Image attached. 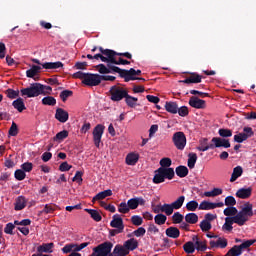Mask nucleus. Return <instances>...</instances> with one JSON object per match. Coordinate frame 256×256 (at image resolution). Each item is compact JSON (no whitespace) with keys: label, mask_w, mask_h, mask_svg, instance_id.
Listing matches in <instances>:
<instances>
[{"label":"nucleus","mask_w":256,"mask_h":256,"mask_svg":"<svg viewBox=\"0 0 256 256\" xmlns=\"http://www.w3.org/2000/svg\"><path fill=\"white\" fill-rule=\"evenodd\" d=\"M253 215H255L253 212V204H251V202H246L236 216L225 218V223L222 226V230L231 233V231H233L234 223L239 227H243V225H245V223H247V221H249Z\"/></svg>","instance_id":"nucleus-1"},{"label":"nucleus","mask_w":256,"mask_h":256,"mask_svg":"<svg viewBox=\"0 0 256 256\" xmlns=\"http://www.w3.org/2000/svg\"><path fill=\"white\" fill-rule=\"evenodd\" d=\"M107 67L111 73H118L122 79H125V69H121L117 66L111 65V63L107 64Z\"/></svg>","instance_id":"nucleus-34"},{"label":"nucleus","mask_w":256,"mask_h":256,"mask_svg":"<svg viewBox=\"0 0 256 256\" xmlns=\"http://www.w3.org/2000/svg\"><path fill=\"white\" fill-rule=\"evenodd\" d=\"M242 135H245L246 140H247V139L253 137V135H255V132H253V128H251V127H244Z\"/></svg>","instance_id":"nucleus-62"},{"label":"nucleus","mask_w":256,"mask_h":256,"mask_svg":"<svg viewBox=\"0 0 256 256\" xmlns=\"http://www.w3.org/2000/svg\"><path fill=\"white\" fill-rule=\"evenodd\" d=\"M53 247H55V244L53 242L43 243L42 245L37 247V252L38 253H53Z\"/></svg>","instance_id":"nucleus-22"},{"label":"nucleus","mask_w":256,"mask_h":256,"mask_svg":"<svg viewBox=\"0 0 256 256\" xmlns=\"http://www.w3.org/2000/svg\"><path fill=\"white\" fill-rule=\"evenodd\" d=\"M195 163H197V154L189 153L188 154V167H189V169H195Z\"/></svg>","instance_id":"nucleus-46"},{"label":"nucleus","mask_w":256,"mask_h":256,"mask_svg":"<svg viewBox=\"0 0 256 256\" xmlns=\"http://www.w3.org/2000/svg\"><path fill=\"white\" fill-rule=\"evenodd\" d=\"M177 113L180 117H187L189 115V108L187 106L178 107Z\"/></svg>","instance_id":"nucleus-64"},{"label":"nucleus","mask_w":256,"mask_h":256,"mask_svg":"<svg viewBox=\"0 0 256 256\" xmlns=\"http://www.w3.org/2000/svg\"><path fill=\"white\" fill-rule=\"evenodd\" d=\"M103 133H105V126H103L102 124H98L96 125V127H94L92 135H93L94 145L97 148H99L101 145V139L103 137Z\"/></svg>","instance_id":"nucleus-6"},{"label":"nucleus","mask_w":256,"mask_h":256,"mask_svg":"<svg viewBox=\"0 0 256 256\" xmlns=\"http://www.w3.org/2000/svg\"><path fill=\"white\" fill-rule=\"evenodd\" d=\"M39 73H41V66L32 65L31 68L26 71V77L34 79Z\"/></svg>","instance_id":"nucleus-24"},{"label":"nucleus","mask_w":256,"mask_h":256,"mask_svg":"<svg viewBox=\"0 0 256 256\" xmlns=\"http://www.w3.org/2000/svg\"><path fill=\"white\" fill-rule=\"evenodd\" d=\"M195 239H196V242H195L196 249L201 252L207 251V241H199V237L197 236L195 237Z\"/></svg>","instance_id":"nucleus-42"},{"label":"nucleus","mask_w":256,"mask_h":256,"mask_svg":"<svg viewBox=\"0 0 256 256\" xmlns=\"http://www.w3.org/2000/svg\"><path fill=\"white\" fill-rule=\"evenodd\" d=\"M241 175H243V167L236 166L233 169V172L230 178V183H235V181H237L238 177H241Z\"/></svg>","instance_id":"nucleus-27"},{"label":"nucleus","mask_w":256,"mask_h":256,"mask_svg":"<svg viewBox=\"0 0 256 256\" xmlns=\"http://www.w3.org/2000/svg\"><path fill=\"white\" fill-rule=\"evenodd\" d=\"M128 93L129 91H127V89L116 85L112 86L109 90L111 101H114L116 103H118L119 101H123Z\"/></svg>","instance_id":"nucleus-4"},{"label":"nucleus","mask_w":256,"mask_h":256,"mask_svg":"<svg viewBox=\"0 0 256 256\" xmlns=\"http://www.w3.org/2000/svg\"><path fill=\"white\" fill-rule=\"evenodd\" d=\"M184 203H185V196H180L174 202H172L170 205H172V208L174 210H178V209H181V207H183Z\"/></svg>","instance_id":"nucleus-37"},{"label":"nucleus","mask_w":256,"mask_h":256,"mask_svg":"<svg viewBox=\"0 0 256 256\" xmlns=\"http://www.w3.org/2000/svg\"><path fill=\"white\" fill-rule=\"evenodd\" d=\"M69 97H73V91L71 90H64L60 93V99L65 103Z\"/></svg>","instance_id":"nucleus-59"},{"label":"nucleus","mask_w":256,"mask_h":256,"mask_svg":"<svg viewBox=\"0 0 256 256\" xmlns=\"http://www.w3.org/2000/svg\"><path fill=\"white\" fill-rule=\"evenodd\" d=\"M25 207H27V199L25 196H18L14 204L15 211H23Z\"/></svg>","instance_id":"nucleus-18"},{"label":"nucleus","mask_w":256,"mask_h":256,"mask_svg":"<svg viewBox=\"0 0 256 256\" xmlns=\"http://www.w3.org/2000/svg\"><path fill=\"white\" fill-rule=\"evenodd\" d=\"M110 226L114 229H122L125 230V224L123 223V218L119 214H115L112 217V221L110 222Z\"/></svg>","instance_id":"nucleus-15"},{"label":"nucleus","mask_w":256,"mask_h":256,"mask_svg":"<svg viewBox=\"0 0 256 256\" xmlns=\"http://www.w3.org/2000/svg\"><path fill=\"white\" fill-rule=\"evenodd\" d=\"M118 211L119 213H122L123 215L129 213L131 210L129 208V204L126 203V202H121L119 205H118Z\"/></svg>","instance_id":"nucleus-51"},{"label":"nucleus","mask_w":256,"mask_h":256,"mask_svg":"<svg viewBox=\"0 0 256 256\" xmlns=\"http://www.w3.org/2000/svg\"><path fill=\"white\" fill-rule=\"evenodd\" d=\"M165 110L172 115H177V111H179V105L177 102L169 101L165 103Z\"/></svg>","instance_id":"nucleus-23"},{"label":"nucleus","mask_w":256,"mask_h":256,"mask_svg":"<svg viewBox=\"0 0 256 256\" xmlns=\"http://www.w3.org/2000/svg\"><path fill=\"white\" fill-rule=\"evenodd\" d=\"M223 214L226 217H236V215H239V210L235 206H228L224 209Z\"/></svg>","instance_id":"nucleus-33"},{"label":"nucleus","mask_w":256,"mask_h":256,"mask_svg":"<svg viewBox=\"0 0 256 256\" xmlns=\"http://www.w3.org/2000/svg\"><path fill=\"white\" fill-rule=\"evenodd\" d=\"M137 101H139V99L137 97H133V96L129 95V93L126 94L125 103L131 109H135V107H137V105H138Z\"/></svg>","instance_id":"nucleus-28"},{"label":"nucleus","mask_w":256,"mask_h":256,"mask_svg":"<svg viewBox=\"0 0 256 256\" xmlns=\"http://www.w3.org/2000/svg\"><path fill=\"white\" fill-rule=\"evenodd\" d=\"M173 211L175 210L171 204H164L161 207V213H165V215H167L168 217L170 215H173Z\"/></svg>","instance_id":"nucleus-47"},{"label":"nucleus","mask_w":256,"mask_h":256,"mask_svg":"<svg viewBox=\"0 0 256 256\" xmlns=\"http://www.w3.org/2000/svg\"><path fill=\"white\" fill-rule=\"evenodd\" d=\"M14 177L17 181H23L26 177H27V174L23 171V169H17L15 172H14Z\"/></svg>","instance_id":"nucleus-52"},{"label":"nucleus","mask_w":256,"mask_h":256,"mask_svg":"<svg viewBox=\"0 0 256 256\" xmlns=\"http://www.w3.org/2000/svg\"><path fill=\"white\" fill-rule=\"evenodd\" d=\"M160 170L162 171L164 181H165V179L171 180V179H173V177H175V170L173 168L160 167Z\"/></svg>","instance_id":"nucleus-29"},{"label":"nucleus","mask_w":256,"mask_h":256,"mask_svg":"<svg viewBox=\"0 0 256 256\" xmlns=\"http://www.w3.org/2000/svg\"><path fill=\"white\" fill-rule=\"evenodd\" d=\"M127 203H128V208L130 210H135L137 209V207H139V205L141 207L145 206V203H147V201L143 197H135V198L129 199Z\"/></svg>","instance_id":"nucleus-10"},{"label":"nucleus","mask_w":256,"mask_h":256,"mask_svg":"<svg viewBox=\"0 0 256 256\" xmlns=\"http://www.w3.org/2000/svg\"><path fill=\"white\" fill-rule=\"evenodd\" d=\"M42 105H48L50 107H55L57 105V99L53 96H46L42 99Z\"/></svg>","instance_id":"nucleus-38"},{"label":"nucleus","mask_w":256,"mask_h":256,"mask_svg":"<svg viewBox=\"0 0 256 256\" xmlns=\"http://www.w3.org/2000/svg\"><path fill=\"white\" fill-rule=\"evenodd\" d=\"M86 213L90 214L91 219H93L94 221H96L97 223H99V221H101L103 219V217L101 216V214L99 213V211L95 210V209H89L86 208L85 209Z\"/></svg>","instance_id":"nucleus-30"},{"label":"nucleus","mask_w":256,"mask_h":256,"mask_svg":"<svg viewBox=\"0 0 256 256\" xmlns=\"http://www.w3.org/2000/svg\"><path fill=\"white\" fill-rule=\"evenodd\" d=\"M5 94L7 95L8 99H17V97H19V91H15L11 88L7 89Z\"/></svg>","instance_id":"nucleus-60"},{"label":"nucleus","mask_w":256,"mask_h":256,"mask_svg":"<svg viewBox=\"0 0 256 256\" xmlns=\"http://www.w3.org/2000/svg\"><path fill=\"white\" fill-rule=\"evenodd\" d=\"M98 50L100 53L95 54V59H100L103 63H111L112 65L115 64V61L117 60L115 57H117V52L115 50L111 49H104L103 47H99Z\"/></svg>","instance_id":"nucleus-2"},{"label":"nucleus","mask_w":256,"mask_h":256,"mask_svg":"<svg viewBox=\"0 0 256 256\" xmlns=\"http://www.w3.org/2000/svg\"><path fill=\"white\" fill-rule=\"evenodd\" d=\"M153 183H155V185H159V183H165V178H163V172L161 170V167L155 170Z\"/></svg>","instance_id":"nucleus-31"},{"label":"nucleus","mask_w":256,"mask_h":256,"mask_svg":"<svg viewBox=\"0 0 256 256\" xmlns=\"http://www.w3.org/2000/svg\"><path fill=\"white\" fill-rule=\"evenodd\" d=\"M183 249L185 253L191 255L192 253H195V244L192 241H188L183 245Z\"/></svg>","instance_id":"nucleus-41"},{"label":"nucleus","mask_w":256,"mask_h":256,"mask_svg":"<svg viewBox=\"0 0 256 256\" xmlns=\"http://www.w3.org/2000/svg\"><path fill=\"white\" fill-rule=\"evenodd\" d=\"M218 195H223V189L214 188L212 191L204 192L205 197H218Z\"/></svg>","instance_id":"nucleus-45"},{"label":"nucleus","mask_w":256,"mask_h":256,"mask_svg":"<svg viewBox=\"0 0 256 256\" xmlns=\"http://www.w3.org/2000/svg\"><path fill=\"white\" fill-rule=\"evenodd\" d=\"M218 135H220L222 139H227V137H233V130L227 128H220L218 130Z\"/></svg>","instance_id":"nucleus-43"},{"label":"nucleus","mask_w":256,"mask_h":256,"mask_svg":"<svg viewBox=\"0 0 256 256\" xmlns=\"http://www.w3.org/2000/svg\"><path fill=\"white\" fill-rule=\"evenodd\" d=\"M111 195H113V191L111 189L99 192L93 197L92 203H95V201H103V199H106V197H111Z\"/></svg>","instance_id":"nucleus-21"},{"label":"nucleus","mask_w":256,"mask_h":256,"mask_svg":"<svg viewBox=\"0 0 256 256\" xmlns=\"http://www.w3.org/2000/svg\"><path fill=\"white\" fill-rule=\"evenodd\" d=\"M172 142L178 151H183L187 146V136L184 132H175L172 136Z\"/></svg>","instance_id":"nucleus-5"},{"label":"nucleus","mask_w":256,"mask_h":256,"mask_svg":"<svg viewBox=\"0 0 256 256\" xmlns=\"http://www.w3.org/2000/svg\"><path fill=\"white\" fill-rule=\"evenodd\" d=\"M202 80H203V76L199 75L196 72H193L186 79L180 80L179 83H185L186 85H189L191 83H201Z\"/></svg>","instance_id":"nucleus-14"},{"label":"nucleus","mask_w":256,"mask_h":256,"mask_svg":"<svg viewBox=\"0 0 256 256\" xmlns=\"http://www.w3.org/2000/svg\"><path fill=\"white\" fill-rule=\"evenodd\" d=\"M255 243L256 240H246L238 245V247L240 248V251L243 252L244 249H249V247H251V245H255Z\"/></svg>","instance_id":"nucleus-55"},{"label":"nucleus","mask_w":256,"mask_h":256,"mask_svg":"<svg viewBox=\"0 0 256 256\" xmlns=\"http://www.w3.org/2000/svg\"><path fill=\"white\" fill-rule=\"evenodd\" d=\"M67 137H69V131L63 130L58 132L53 138V140L58 141V143H61V141H64V139H67Z\"/></svg>","instance_id":"nucleus-39"},{"label":"nucleus","mask_w":256,"mask_h":256,"mask_svg":"<svg viewBox=\"0 0 256 256\" xmlns=\"http://www.w3.org/2000/svg\"><path fill=\"white\" fill-rule=\"evenodd\" d=\"M185 221L190 225H195L199 221V216L196 213H188L185 215Z\"/></svg>","instance_id":"nucleus-36"},{"label":"nucleus","mask_w":256,"mask_h":256,"mask_svg":"<svg viewBox=\"0 0 256 256\" xmlns=\"http://www.w3.org/2000/svg\"><path fill=\"white\" fill-rule=\"evenodd\" d=\"M22 97H39L43 93V84L41 83H32L29 87L23 88L20 90Z\"/></svg>","instance_id":"nucleus-3"},{"label":"nucleus","mask_w":256,"mask_h":256,"mask_svg":"<svg viewBox=\"0 0 256 256\" xmlns=\"http://www.w3.org/2000/svg\"><path fill=\"white\" fill-rule=\"evenodd\" d=\"M138 161H139V154L129 153L126 156V163L128 165H137Z\"/></svg>","instance_id":"nucleus-35"},{"label":"nucleus","mask_w":256,"mask_h":256,"mask_svg":"<svg viewBox=\"0 0 256 256\" xmlns=\"http://www.w3.org/2000/svg\"><path fill=\"white\" fill-rule=\"evenodd\" d=\"M165 233L167 237H170V239H179L181 235V231H179V228L177 227H169L165 230Z\"/></svg>","instance_id":"nucleus-20"},{"label":"nucleus","mask_w":256,"mask_h":256,"mask_svg":"<svg viewBox=\"0 0 256 256\" xmlns=\"http://www.w3.org/2000/svg\"><path fill=\"white\" fill-rule=\"evenodd\" d=\"M201 231H203V233H207V231H211L212 229V225L210 222H207V220H202L200 222V225H199Z\"/></svg>","instance_id":"nucleus-50"},{"label":"nucleus","mask_w":256,"mask_h":256,"mask_svg":"<svg viewBox=\"0 0 256 256\" xmlns=\"http://www.w3.org/2000/svg\"><path fill=\"white\" fill-rule=\"evenodd\" d=\"M154 221L156 225H165V223L167 222V216L165 214H157L154 217Z\"/></svg>","instance_id":"nucleus-48"},{"label":"nucleus","mask_w":256,"mask_h":256,"mask_svg":"<svg viewBox=\"0 0 256 256\" xmlns=\"http://www.w3.org/2000/svg\"><path fill=\"white\" fill-rule=\"evenodd\" d=\"M210 147L214 149L220 147H224V149H229V147H231V142H229V139L213 137L211 140Z\"/></svg>","instance_id":"nucleus-8"},{"label":"nucleus","mask_w":256,"mask_h":256,"mask_svg":"<svg viewBox=\"0 0 256 256\" xmlns=\"http://www.w3.org/2000/svg\"><path fill=\"white\" fill-rule=\"evenodd\" d=\"M32 63H36V65H41L43 67V69H61V67H63L62 62H45V63H41V60L37 59V58H32L31 59Z\"/></svg>","instance_id":"nucleus-9"},{"label":"nucleus","mask_w":256,"mask_h":256,"mask_svg":"<svg viewBox=\"0 0 256 256\" xmlns=\"http://www.w3.org/2000/svg\"><path fill=\"white\" fill-rule=\"evenodd\" d=\"M253 193V188L248 187V188H240L236 192V197L238 199H249Z\"/></svg>","instance_id":"nucleus-17"},{"label":"nucleus","mask_w":256,"mask_h":256,"mask_svg":"<svg viewBox=\"0 0 256 256\" xmlns=\"http://www.w3.org/2000/svg\"><path fill=\"white\" fill-rule=\"evenodd\" d=\"M123 245L129 254V253H131V251H135V249H137V247H139V241H137V239H135V238H130V239L126 240L123 243Z\"/></svg>","instance_id":"nucleus-16"},{"label":"nucleus","mask_w":256,"mask_h":256,"mask_svg":"<svg viewBox=\"0 0 256 256\" xmlns=\"http://www.w3.org/2000/svg\"><path fill=\"white\" fill-rule=\"evenodd\" d=\"M8 133L11 137H17V135H19V126H17V123L12 122Z\"/></svg>","instance_id":"nucleus-53"},{"label":"nucleus","mask_w":256,"mask_h":256,"mask_svg":"<svg viewBox=\"0 0 256 256\" xmlns=\"http://www.w3.org/2000/svg\"><path fill=\"white\" fill-rule=\"evenodd\" d=\"M13 229H15V224L9 222L6 224L4 228V233H6V235H15V232H13Z\"/></svg>","instance_id":"nucleus-61"},{"label":"nucleus","mask_w":256,"mask_h":256,"mask_svg":"<svg viewBox=\"0 0 256 256\" xmlns=\"http://www.w3.org/2000/svg\"><path fill=\"white\" fill-rule=\"evenodd\" d=\"M129 255L127 249L125 248L124 244H117L115 245L113 251H112V256H127Z\"/></svg>","instance_id":"nucleus-19"},{"label":"nucleus","mask_w":256,"mask_h":256,"mask_svg":"<svg viewBox=\"0 0 256 256\" xmlns=\"http://www.w3.org/2000/svg\"><path fill=\"white\" fill-rule=\"evenodd\" d=\"M84 85L88 87H97V85H101V75L87 73L85 80H82Z\"/></svg>","instance_id":"nucleus-7"},{"label":"nucleus","mask_w":256,"mask_h":256,"mask_svg":"<svg viewBox=\"0 0 256 256\" xmlns=\"http://www.w3.org/2000/svg\"><path fill=\"white\" fill-rule=\"evenodd\" d=\"M175 172L177 177L183 179L184 177H187L189 175V168H187V166L180 165L176 167Z\"/></svg>","instance_id":"nucleus-26"},{"label":"nucleus","mask_w":256,"mask_h":256,"mask_svg":"<svg viewBox=\"0 0 256 256\" xmlns=\"http://www.w3.org/2000/svg\"><path fill=\"white\" fill-rule=\"evenodd\" d=\"M198 209H200V211H211V209H214L213 202L202 201Z\"/></svg>","instance_id":"nucleus-44"},{"label":"nucleus","mask_w":256,"mask_h":256,"mask_svg":"<svg viewBox=\"0 0 256 256\" xmlns=\"http://www.w3.org/2000/svg\"><path fill=\"white\" fill-rule=\"evenodd\" d=\"M12 106L17 110L18 113H23L27 107H25V102L23 98H18L12 102Z\"/></svg>","instance_id":"nucleus-25"},{"label":"nucleus","mask_w":256,"mask_h":256,"mask_svg":"<svg viewBox=\"0 0 256 256\" xmlns=\"http://www.w3.org/2000/svg\"><path fill=\"white\" fill-rule=\"evenodd\" d=\"M188 103L190 107H193V109H205V107H207V102L199 99L197 96H192Z\"/></svg>","instance_id":"nucleus-11"},{"label":"nucleus","mask_w":256,"mask_h":256,"mask_svg":"<svg viewBox=\"0 0 256 256\" xmlns=\"http://www.w3.org/2000/svg\"><path fill=\"white\" fill-rule=\"evenodd\" d=\"M224 205H226V207H235L237 200L233 196H227L224 200Z\"/></svg>","instance_id":"nucleus-54"},{"label":"nucleus","mask_w":256,"mask_h":256,"mask_svg":"<svg viewBox=\"0 0 256 256\" xmlns=\"http://www.w3.org/2000/svg\"><path fill=\"white\" fill-rule=\"evenodd\" d=\"M207 141H208L207 138L200 140V146L197 147V150L205 152V151H209V149H214V148H211V144H207Z\"/></svg>","instance_id":"nucleus-40"},{"label":"nucleus","mask_w":256,"mask_h":256,"mask_svg":"<svg viewBox=\"0 0 256 256\" xmlns=\"http://www.w3.org/2000/svg\"><path fill=\"white\" fill-rule=\"evenodd\" d=\"M185 219V216H183V214H180L179 212H175L172 216V223H174V225L183 223V220Z\"/></svg>","instance_id":"nucleus-49"},{"label":"nucleus","mask_w":256,"mask_h":256,"mask_svg":"<svg viewBox=\"0 0 256 256\" xmlns=\"http://www.w3.org/2000/svg\"><path fill=\"white\" fill-rule=\"evenodd\" d=\"M55 119L60 123H67L69 121V112L63 108H57L55 113Z\"/></svg>","instance_id":"nucleus-13"},{"label":"nucleus","mask_w":256,"mask_h":256,"mask_svg":"<svg viewBox=\"0 0 256 256\" xmlns=\"http://www.w3.org/2000/svg\"><path fill=\"white\" fill-rule=\"evenodd\" d=\"M131 223L132 225H135V227H139L143 225V218L139 215H133L131 217Z\"/></svg>","instance_id":"nucleus-56"},{"label":"nucleus","mask_w":256,"mask_h":256,"mask_svg":"<svg viewBox=\"0 0 256 256\" xmlns=\"http://www.w3.org/2000/svg\"><path fill=\"white\" fill-rule=\"evenodd\" d=\"M56 210H57V205L53 203L46 204L42 209V211H40V215H43V214L49 215L51 213H55Z\"/></svg>","instance_id":"nucleus-32"},{"label":"nucleus","mask_w":256,"mask_h":256,"mask_svg":"<svg viewBox=\"0 0 256 256\" xmlns=\"http://www.w3.org/2000/svg\"><path fill=\"white\" fill-rule=\"evenodd\" d=\"M135 75H141V70H135L134 68L125 70V74H124L125 83H129V81H137L139 77H135Z\"/></svg>","instance_id":"nucleus-12"},{"label":"nucleus","mask_w":256,"mask_h":256,"mask_svg":"<svg viewBox=\"0 0 256 256\" xmlns=\"http://www.w3.org/2000/svg\"><path fill=\"white\" fill-rule=\"evenodd\" d=\"M172 164L171 158H162L160 160V165L163 169L171 168L170 165Z\"/></svg>","instance_id":"nucleus-63"},{"label":"nucleus","mask_w":256,"mask_h":256,"mask_svg":"<svg viewBox=\"0 0 256 256\" xmlns=\"http://www.w3.org/2000/svg\"><path fill=\"white\" fill-rule=\"evenodd\" d=\"M199 207V202L195 201V200H192V201H189L187 204H186V209L187 211H197V208Z\"/></svg>","instance_id":"nucleus-58"},{"label":"nucleus","mask_w":256,"mask_h":256,"mask_svg":"<svg viewBox=\"0 0 256 256\" xmlns=\"http://www.w3.org/2000/svg\"><path fill=\"white\" fill-rule=\"evenodd\" d=\"M96 69L98 70V72L101 75H107V74L111 73V71L109 70V67L106 66L105 64H98L96 66Z\"/></svg>","instance_id":"nucleus-57"}]
</instances>
